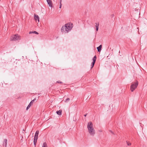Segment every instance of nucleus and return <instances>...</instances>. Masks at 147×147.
I'll list each match as a JSON object with an SVG mask.
<instances>
[{
  "label": "nucleus",
  "instance_id": "1",
  "mask_svg": "<svg viewBox=\"0 0 147 147\" xmlns=\"http://www.w3.org/2000/svg\"><path fill=\"white\" fill-rule=\"evenodd\" d=\"M87 128L90 134L93 136L95 134V130L93 127V124L91 121L88 123Z\"/></svg>",
  "mask_w": 147,
  "mask_h": 147
},
{
  "label": "nucleus",
  "instance_id": "2",
  "mask_svg": "<svg viewBox=\"0 0 147 147\" xmlns=\"http://www.w3.org/2000/svg\"><path fill=\"white\" fill-rule=\"evenodd\" d=\"M138 84L137 81L136 82H133L130 86V89L131 92H133L137 88Z\"/></svg>",
  "mask_w": 147,
  "mask_h": 147
},
{
  "label": "nucleus",
  "instance_id": "3",
  "mask_svg": "<svg viewBox=\"0 0 147 147\" xmlns=\"http://www.w3.org/2000/svg\"><path fill=\"white\" fill-rule=\"evenodd\" d=\"M20 39L21 36L18 34L12 35L10 38V40L12 41H16Z\"/></svg>",
  "mask_w": 147,
  "mask_h": 147
},
{
  "label": "nucleus",
  "instance_id": "4",
  "mask_svg": "<svg viewBox=\"0 0 147 147\" xmlns=\"http://www.w3.org/2000/svg\"><path fill=\"white\" fill-rule=\"evenodd\" d=\"M65 25L66 27L68 28L67 29L69 31H70L73 27V24L70 23L66 24Z\"/></svg>",
  "mask_w": 147,
  "mask_h": 147
},
{
  "label": "nucleus",
  "instance_id": "5",
  "mask_svg": "<svg viewBox=\"0 0 147 147\" xmlns=\"http://www.w3.org/2000/svg\"><path fill=\"white\" fill-rule=\"evenodd\" d=\"M67 29H68V28H67L66 27L65 25L64 26H63L62 27L61 30L62 32H64L65 33H67L69 31H68V30Z\"/></svg>",
  "mask_w": 147,
  "mask_h": 147
},
{
  "label": "nucleus",
  "instance_id": "6",
  "mask_svg": "<svg viewBox=\"0 0 147 147\" xmlns=\"http://www.w3.org/2000/svg\"><path fill=\"white\" fill-rule=\"evenodd\" d=\"M96 55H95L93 58V62L91 64V69L92 68L93 66H94V64L95 63L96 60Z\"/></svg>",
  "mask_w": 147,
  "mask_h": 147
},
{
  "label": "nucleus",
  "instance_id": "7",
  "mask_svg": "<svg viewBox=\"0 0 147 147\" xmlns=\"http://www.w3.org/2000/svg\"><path fill=\"white\" fill-rule=\"evenodd\" d=\"M48 4L50 7L52 8L53 6V5L52 3L51 0H46Z\"/></svg>",
  "mask_w": 147,
  "mask_h": 147
},
{
  "label": "nucleus",
  "instance_id": "8",
  "mask_svg": "<svg viewBox=\"0 0 147 147\" xmlns=\"http://www.w3.org/2000/svg\"><path fill=\"white\" fill-rule=\"evenodd\" d=\"M34 19L36 20H38V22H39V17L38 15H37L35 14H34Z\"/></svg>",
  "mask_w": 147,
  "mask_h": 147
},
{
  "label": "nucleus",
  "instance_id": "9",
  "mask_svg": "<svg viewBox=\"0 0 147 147\" xmlns=\"http://www.w3.org/2000/svg\"><path fill=\"white\" fill-rule=\"evenodd\" d=\"M7 139H5L4 140L3 142V146L6 147L7 145Z\"/></svg>",
  "mask_w": 147,
  "mask_h": 147
},
{
  "label": "nucleus",
  "instance_id": "10",
  "mask_svg": "<svg viewBox=\"0 0 147 147\" xmlns=\"http://www.w3.org/2000/svg\"><path fill=\"white\" fill-rule=\"evenodd\" d=\"M39 131H37L35 133V135H34V138H36V139H38V136L39 134Z\"/></svg>",
  "mask_w": 147,
  "mask_h": 147
},
{
  "label": "nucleus",
  "instance_id": "11",
  "mask_svg": "<svg viewBox=\"0 0 147 147\" xmlns=\"http://www.w3.org/2000/svg\"><path fill=\"white\" fill-rule=\"evenodd\" d=\"M102 47V45H100L97 48V49L98 50V52H100L101 51Z\"/></svg>",
  "mask_w": 147,
  "mask_h": 147
},
{
  "label": "nucleus",
  "instance_id": "12",
  "mask_svg": "<svg viewBox=\"0 0 147 147\" xmlns=\"http://www.w3.org/2000/svg\"><path fill=\"white\" fill-rule=\"evenodd\" d=\"M56 113L58 115H61L62 114V110H60L57 111L56 112Z\"/></svg>",
  "mask_w": 147,
  "mask_h": 147
},
{
  "label": "nucleus",
  "instance_id": "13",
  "mask_svg": "<svg viewBox=\"0 0 147 147\" xmlns=\"http://www.w3.org/2000/svg\"><path fill=\"white\" fill-rule=\"evenodd\" d=\"M37 139H36V138H34V145L35 146V147L36 146V142H37Z\"/></svg>",
  "mask_w": 147,
  "mask_h": 147
},
{
  "label": "nucleus",
  "instance_id": "14",
  "mask_svg": "<svg viewBox=\"0 0 147 147\" xmlns=\"http://www.w3.org/2000/svg\"><path fill=\"white\" fill-rule=\"evenodd\" d=\"M31 33H35L36 34H38V33L36 31H30L29 32V34H31Z\"/></svg>",
  "mask_w": 147,
  "mask_h": 147
},
{
  "label": "nucleus",
  "instance_id": "15",
  "mask_svg": "<svg viewBox=\"0 0 147 147\" xmlns=\"http://www.w3.org/2000/svg\"><path fill=\"white\" fill-rule=\"evenodd\" d=\"M32 102H30V103H29V104L28 105V106H27V107L26 108V110H28L29 109V108L31 106V105L32 104Z\"/></svg>",
  "mask_w": 147,
  "mask_h": 147
},
{
  "label": "nucleus",
  "instance_id": "16",
  "mask_svg": "<svg viewBox=\"0 0 147 147\" xmlns=\"http://www.w3.org/2000/svg\"><path fill=\"white\" fill-rule=\"evenodd\" d=\"M42 147H47V144L46 142L43 143Z\"/></svg>",
  "mask_w": 147,
  "mask_h": 147
},
{
  "label": "nucleus",
  "instance_id": "17",
  "mask_svg": "<svg viewBox=\"0 0 147 147\" xmlns=\"http://www.w3.org/2000/svg\"><path fill=\"white\" fill-rule=\"evenodd\" d=\"M96 28L98 27V26L99 25V24L98 23V24L96 23Z\"/></svg>",
  "mask_w": 147,
  "mask_h": 147
},
{
  "label": "nucleus",
  "instance_id": "18",
  "mask_svg": "<svg viewBox=\"0 0 147 147\" xmlns=\"http://www.w3.org/2000/svg\"><path fill=\"white\" fill-rule=\"evenodd\" d=\"M127 144L128 146H130L131 144V143H129V142H128L127 141Z\"/></svg>",
  "mask_w": 147,
  "mask_h": 147
},
{
  "label": "nucleus",
  "instance_id": "19",
  "mask_svg": "<svg viewBox=\"0 0 147 147\" xmlns=\"http://www.w3.org/2000/svg\"><path fill=\"white\" fill-rule=\"evenodd\" d=\"M69 100H70V99L69 98H67L65 100V102H67V101H69Z\"/></svg>",
  "mask_w": 147,
  "mask_h": 147
},
{
  "label": "nucleus",
  "instance_id": "20",
  "mask_svg": "<svg viewBox=\"0 0 147 147\" xmlns=\"http://www.w3.org/2000/svg\"><path fill=\"white\" fill-rule=\"evenodd\" d=\"M57 82L58 83H60V84H61V83H62V82H61L60 81H57Z\"/></svg>",
  "mask_w": 147,
  "mask_h": 147
},
{
  "label": "nucleus",
  "instance_id": "21",
  "mask_svg": "<svg viewBox=\"0 0 147 147\" xmlns=\"http://www.w3.org/2000/svg\"><path fill=\"white\" fill-rule=\"evenodd\" d=\"M59 4H60L59 8H61V6H62V3H59Z\"/></svg>",
  "mask_w": 147,
  "mask_h": 147
},
{
  "label": "nucleus",
  "instance_id": "22",
  "mask_svg": "<svg viewBox=\"0 0 147 147\" xmlns=\"http://www.w3.org/2000/svg\"><path fill=\"white\" fill-rule=\"evenodd\" d=\"M59 3H62V0H59Z\"/></svg>",
  "mask_w": 147,
  "mask_h": 147
},
{
  "label": "nucleus",
  "instance_id": "23",
  "mask_svg": "<svg viewBox=\"0 0 147 147\" xmlns=\"http://www.w3.org/2000/svg\"><path fill=\"white\" fill-rule=\"evenodd\" d=\"M98 27L96 28V30L98 31Z\"/></svg>",
  "mask_w": 147,
  "mask_h": 147
},
{
  "label": "nucleus",
  "instance_id": "24",
  "mask_svg": "<svg viewBox=\"0 0 147 147\" xmlns=\"http://www.w3.org/2000/svg\"><path fill=\"white\" fill-rule=\"evenodd\" d=\"M99 131L100 132H102V131L101 130H99Z\"/></svg>",
  "mask_w": 147,
  "mask_h": 147
},
{
  "label": "nucleus",
  "instance_id": "25",
  "mask_svg": "<svg viewBox=\"0 0 147 147\" xmlns=\"http://www.w3.org/2000/svg\"><path fill=\"white\" fill-rule=\"evenodd\" d=\"M34 100H34H36V98H34V100Z\"/></svg>",
  "mask_w": 147,
  "mask_h": 147
},
{
  "label": "nucleus",
  "instance_id": "26",
  "mask_svg": "<svg viewBox=\"0 0 147 147\" xmlns=\"http://www.w3.org/2000/svg\"><path fill=\"white\" fill-rule=\"evenodd\" d=\"M34 101V100H32L31 102H32V103H33V102Z\"/></svg>",
  "mask_w": 147,
  "mask_h": 147
},
{
  "label": "nucleus",
  "instance_id": "27",
  "mask_svg": "<svg viewBox=\"0 0 147 147\" xmlns=\"http://www.w3.org/2000/svg\"><path fill=\"white\" fill-rule=\"evenodd\" d=\"M86 115H87V114L84 115V116L85 117H86Z\"/></svg>",
  "mask_w": 147,
  "mask_h": 147
},
{
  "label": "nucleus",
  "instance_id": "28",
  "mask_svg": "<svg viewBox=\"0 0 147 147\" xmlns=\"http://www.w3.org/2000/svg\"><path fill=\"white\" fill-rule=\"evenodd\" d=\"M114 16V15L113 14H112V16Z\"/></svg>",
  "mask_w": 147,
  "mask_h": 147
}]
</instances>
